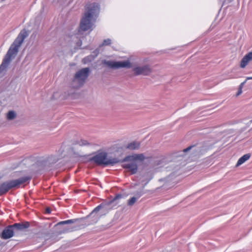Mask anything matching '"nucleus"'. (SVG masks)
<instances>
[{"instance_id":"1","label":"nucleus","mask_w":252,"mask_h":252,"mask_svg":"<svg viewBox=\"0 0 252 252\" xmlns=\"http://www.w3.org/2000/svg\"><path fill=\"white\" fill-rule=\"evenodd\" d=\"M100 7L96 3L87 4L86 11L81 21L80 27L77 33V37L80 38L83 32L88 30L92 31L93 26L99 13Z\"/></svg>"},{"instance_id":"2","label":"nucleus","mask_w":252,"mask_h":252,"mask_svg":"<svg viewBox=\"0 0 252 252\" xmlns=\"http://www.w3.org/2000/svg\"><path fill=\"white\" fill-rule=\"evenodd\" d=\"M28 32L23 30L19 33L16 38L11 45L2 62L0 65V72L4 70L8 66L11 60L17 54L19 47L21 46L25 39L28 36Z\"/></svg>"},{"instance_id":"3","label":"nucleus","mask_w":252,"mask_h":252,"mask_svg":"<svg viewBox=\"0 0 252 252\" xmlns=\"http://www.w3.org/2000/svg\"><path fill=\"white\" fill-rule=\"evenodd\" d=\"M122 198V195L121 194H118L116 195L113 199L107 203H101L93 210L90 214L86 217V219H88L92 216L94 219L93 220L92 222H91L90 223H96L98 221L101 215L108 212V210L110 209L109 206L111 204L116 202L117 200Z\"/></svg>"},{"instance_id":"4","label":"nucleus","mask_w":252,"mask_h":252,"mask_svg":"<svg viewBox=\"0 0 252 252\" xmlns=\"http://www.w3.org/2000/svg\"><path fill=\"white\" fill-rule=\"evenodd\" d=\"M31 178L30 176H24L2 183L0 185V196L6 193L11 189L19 188L24 183H29Z\"/></svg>"},{"instance_id":"5","label":"nucleus","mask_w":252,"mask_h":252,"mask_svg":"<svg viewBox=\"0 0 252 252\" xmlns=\"http://www.w3.org/2000/svg\"><path fill=\"white\" fill-rule=\"evenodd\" d=\"M90 73L89 67L83 68L77 71L72 81V87L75 89H78L83 86Z\"/></svg>"},{"instance_id":"6","label":"nucleus","mask_w":252,"mask_h":252,"mask_svg":"<svg viewBox=\"0 0 252 252\" xmlns=\"http://www.w3.org/2000/svg\"><path fill=\"white\" fill-rule=\"evenodd\" d=\"M104 64L110 68L116 69L121 67H126L129 68L131 67V63L128 60L119 62L105 61L104 62Z\"/></svg>"},{"instance_id":"7","label":"nucleus","mask_w":252,"mask_h":252,"mask_svg":"<svg viewBox=\"0 0 252 252\" xmlns=\"http://www.w3.org/2000/svg\"><path fill=\"white\" fill-rule=\"evenodd\" d=\"M134 74L135 76L140 75H148L152 72V69L149 65H145L141 66H137L133 68Z\"/></svg>"},{"instance_id":"8","label":"nucleus","mask_w":252,"mask_h":252,"mask_svg":"<svg viewBox=\"0 0 252 252\" xmlns=\"http://www.w3.org/2000/svg\"><path fill=\"white\" fill-rule=\"evenodd\" d=\"M107 154L105 152L100 153L92 158L91 160L94 161L98 165L106 166Z\"/></svg>"},{"instance_id":"9","label":"nucleus","mask_w":252,"mask_h":252,"mask_svg":"<svg viewBox=\"0 0 252 252\" xmlns=\"http://www.w3.org/2000/svg\"><path fill=\"white\" fill-rule=\"evenodd\" d=\"M14 234L13 226L12 225H9L3 230L0 237L2 239L6 240L12 237Z\"/></svg>"},{"instance_id":"10","label":"nucleus","mask_w":252,"mask_h":252,"mask_svg":"<svg viewBox=\"0 0 252 252\" xmlns=\"http://www.w3.org/2000/svg\"><path fill=\"white\" fill-rule=\"evenodd\" d=\"M145 159L144 155L143 154H133L126 157L123 159V161H135L139 160L143 161Z\"/></svg>"},{"instance_id":"11","label":"nucleus","mask_w":252,"mask_h":252,"mask_svg":"<svg viewBox=\"0 0 252 252\" xmlns=\"http://www.w3.org/2000/svg\"><path fill=\"white\" fill-rule=\"evenodd\" d=\"M99 53V48L96 49L93 52V53L91 55L84 58L82 59V62L83 63L87 64V63H89L93 62L96 58V57L98 55Z\"/></svg>"},{"instance_id":"12","label":"nucleus","mask_w":252,"mask_h":252,"mask_svg":"<svg viewBox=\"0 0 252 252\" xmlns=\"http://www.w3.org/2000/svg\"><path fill=\"white\" fill-rule=\"evenodd\" d=\"M123 168L127 169L128 171L131 172V174H135L138 170V166L137 163L132 161L131 163H125L123 165Z\"/></svg>"},{"instance_id":"13","label":"nucleus","mask_w":252,"mask_h":252,"mask_svg":"<svg viewBox=\"0 0 252 252\" xmlns=\"http://www.w3.org/2000/svg\"><path fill=\"white\" fill-rule=\"evenodd\" d=\"M14 229L22 231L28 228L30 226V223L28 221H24L19 223H15L12 225Z\"/></svg>"},{"instance_id":"14","label":"nucleus","mask_w":252,"mask_h":252,"mask_svg":"<svg viewBox=\"0 0 252 252\" xmlns=\"http://www.w3.org/2000/svg\"><path fill=\"white\" fill-rule=\"evenodd\" d=\"M251 61H252V51L246 54L242 58L240 63V67L242 68H245Z\"/></svg>"},{"instance_id":"15","label":"nucleus","mask_w":252,"mask_h":252,"mask_svg":"<svg viewBox=\"0 0 252 252\" xmlns=\"http://www.w3.org/2000/svg\"><path fill=\"white\" fill-rule=\"evenodd\" d=\"M84 220V219H71V220H68L64 221H61L59 222L57 224L56 226H60L61 225H69L71 224L74 223L76 222H79L80 223H82V221Z\"/></svg>"},{"instance_id":"16","label":"nucleus","mask_w":252,"mask_h":252,"mask_svg":"<svg viewBox=\"0 0 252 252\" xmlns=\"http://www.w3.org/2000/svg\"><path fill=\"white\" fill-rule=\"evenodd\" d=\"M123 162V159L121 160L119 158H106V166L107 165H111L113 166L115 165V164L119 163V162Z\"/></svg>"},{"instance_id":"17","label":"nucleus","mask_w":252,"mask_h":252,"mask_svg":"<svg viewBox=\"0 0 252 252\" xmlns=\"http://www.w3.org/2000/svg\"><path fill=\"white\" fill-rule=\"evenodd\" d=\"M140 146V144L139 142L137 141H133L127 144L126 146V148L131 150H137L139 148Z\"/></svg>"},{"instance_id":"18","label":"nucleus","mask_w":252,"mask_h":252,"mask_svg":"<svg viewBox=\"0 0 252 252\" xmlns=\"http://www.w3.org/2000/svg\"><path fill=\"white\" fill-rule=\"evenodd\" d=\"M251 157V154H247L244 155H243L242 157H241L238 160L237 163L236 164V166H238L243 163H244L245 161L248 160Z\"/></svg>"},{"instance_id":"19","label":"nucleus","mask_w":252,"mask_h":252,"mask_svg":"<svg viewBox=\"0 0 252 252\" xmlns=\"http://www.w3.org/2000/svg\"><path fill=\"white\" fill-rule=\"evenodd\" d=\"M77 226H66L63 228L62 230L60 231V233H65L73 231L76 229Z\"/></svg>"},{"instance_id":"20","label":"nucleus","mask_w":252,"mask_h":252,"mask_svg":"<svg viewBox=\"0 0 252 252\" xmlns=\"http://www.w3.org/2000/svg\"><path fill=\"white\" fill-rule=\"evenodd\" d=\"M16 117V113L13 111H10L7 114V118L8 120H13Z\"/></svg>"},{"instance_id":"21","label":"nucleus","mask_w":252,"mask_h":252,"mask_svg":"<svg viewBox=\"0 0 252 252\" xmlns=\"http://www.w3.org/2000/svg\"><path fill=\"white\" fill-rule=\"evenodd\" d=\"M111 43V40L109 38H107V39H104L102 43L99 45V47L100 48L103 46L109 45H110Z\"/></svg>"},{"instance_id":"22","label":"nucleus","mask_w":252,"mask_h":252,"mask_svg":"<svg viewBox=\"0 0 252 252\" xmlns=\"http://www.w3.org/2000/svg\"><path fill=\"white\" fill-rule=\"evenodd\" d=\"M137 200V197L133 196L128 200L127 204L129 206H132Z\"/></svg>"},{"instance_id":"23","label":"nucleus","mask_w":252,"mask_h":252,"mask_svg":"<svg viewBox=\"0 0 252 252\" xmlns=\"http://www.w3.org/2000/svg\"><path fill=\"white\" fill-rule=\"evenodd\" d=\"M144 189H143V188L139 190H137L135 193V197H137V199H138L139 198H140L143 194H144Z\"/></svg>"},{"instance_id":"24","label":"nucleus","mask_w":252,"mask_h":252,"mask_svg":"<svg viewBox=\"0 0 252 252\" xmlns=\"http://www.w3.org/2000/svg\"><path fill=\"white\" fill-rule=\"evenodd\" d=\"M80 146H88L90 145L89 142L84 139H81L80 141L77 143Z\"/></svg>"},{"instance_id":"25","label":"nucleus","mask_w":252,"mask_h":252,"mask_svg":"<svg viewBox=\"0 0 252 252\" xmlns=\"http://www.w3.org/2000/svg\"><path fill=\"white\" fill-rule=\"evenodd\" d=\"M194 147V146H189V147H188V148H186V149H184L183 152H184V153L187 152H188V151H189V150H190L192 147Z\"/></svg>"},{"instance_id":"26","label":"nucleus","mask_w":252,"mask_h":252,"mask_svg":"<svg viewBox=\"0 0 252 252\" xmlns=\"http://www.w3.org/2000/svg\"><path fill=\"white\" fill-rule=\"evenodd\" d=\"M242 89L241 88H239L238 92L236 94V96L239 95L240 94H242Z\"/></svg>"},{"instance_id":"27","label":"nucleus","mask_w":252,"mask_h":252,"mask_svg":"<svg viewBox=\"0 0 252 252\" xmlns=\"http://www.w3.org/2000/svg\"><path fill=\"white\" fill-rule=\"evenodd\" d=\"M246 81H247V80H246L244 82H243L242 83H241V84L240 85L239 88H241L242 89L244 85L246 83Z\"/></svg>"},{"instance_id":"28","label":"nucleus","mask_w":252,"mask_h":252,"mask_svg":"<svg viewBox=\"0 0 252 252\" xmlns=\"http://www.w3.org/2000/svg\"><path fill=\"white\" fill-rule=\"evenodd\" d=\"M46 212L47 213H50L51 212L50 209V208H46Z\"/></svg>"},{"instance_id":"29","label":"nucleus","mask_w":252,"mask_h":252,"mask_svg":"<svg viewBox=\"0 0 252 252\" xmlns=\"http://www.w3.org/2000/svg\"><path fill=\"white\" fill-rule=\"evenodd\" d=\"M78 45L81 46L82 45V41L80 40L77 43Z\"/></svg>"},{"instance_id":"30","label":"nucleus","mask_w":252,"mask_h":252,"mask_svg":"<svg viewBox=\"0 0 252 252\" xmlns=\"http://www.w3.org/2000/svg\"><path fill=\"white\" fill-rule=\"evenodd\" d=\"M250 79H252V77H248L246 79V80H250Z\"/></svg>"}]
</instances>
